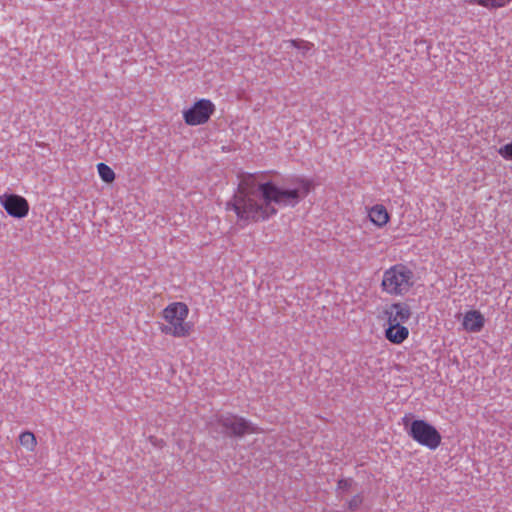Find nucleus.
<instances>
[{
  "label": "nucleus",
  "mask_w": 512,
  "mask_h": 512,
  "mask_svg": "<svg viewBox=\"0 0 512 512\" xmlns=\"http://www.w3.org/2000/svg\"><path fill=\"white\" fill-rule=\"evenodd\" d=\"M415 284L413 270L406 264L396 263L384 270L380 288L388 296L404 297L413 290Z\"/></svg>",
  "instance_id": "7ed1b4c3"
},
{
  "label": "nucleus",
  "mask_w": 512,
  "mask_h": 512,
  "mask_svg": "<svg viewBox=\"0 0 512 512\" xmlns=\"http://www.w3.org/2000/svg\"><path fill=\"white\" fill-rule=\"evenodd\" d=\"M97 171L101 180L105 183H112L115 180V172L113 169L105 163L97 164Z\"/></svg>",
  "instance_id": "4468645a"
},
{
  "label": "nucleus",
  "mask_w": 512,
  "mask_h": 512,
  "mask_svg": "<svg viewBox=\"0 0 512 512\" xmlns=\"http://www.w3.org/2000/svg\"><path fill=\"white\" fill-rule=\"evenodd\" d=\"M217 423L229 436L243 437L260 433L259 429L244 417L227 413L217 418Z\"/></svg>",
  "instance_id": "423d86ee"
},
{
  "label": "nucleus",
  "mask_w": 512,
  "mask_h": 512,
  "mask_svg": "<svg viewBox=\"0 0 512 512\" xmlns=\"http://www.w3.org/2000/svg\"><path fill=\"white\" fill-rule=\"evenodd\" d=\"M369 220L377 228L385 227L390 221V214L383 204H375L367 210Z\"/></svg>",
  "instance_id": "9b49d317"
},
{
  "label": "nucleus",
  "mask_w": 512,
  "mask_h": 512,
  "mask_svg": "<svg viewBox=\"0 0 512 512\" xmlns=\"http://www.w3.org/2000/svg\"><path fill=\"white\" fill-rule=\"evenodd\" d=\"M485 317L476 309L468 310L463 314L462 328L468 333H478L485 326Z\"/></svg>",
  "instance_id": "1a4fd4ad"
},
{
  "label": "nucleus",
  "mask_w": 512,
  "mask_h": 512,
  "mask_svg": "<svg viewBox=\"0 0 512 512\" xmlns=\"http://www.w3.org/2000/svg\"><path fill=\"white\" fill-rule=\"evenodd\" d=\"M19 443L28 452H34L37 447V438L31 431L21 432L19 435Z\"/></svg>",
  "instance_id": "f8f14e48"
},
{
  "label": "nucleus",
  "mask_w": 512,
  "mask_h": 512,
  "mask_svg": "<svg viewBox=\"0 0 512 512\" xmlns=\"http://www.w3.org/2000/svg\"><path fill=\"white\" fill-rule=\"evenodd\" d=\"M412 317V309L402 301L391 302L382 307L377 319L383 325L406 324Z\"/></svg>",
  "instance_id": "0eeeda50"
},
{
  "label": "nucleus",
  "mask_w": 512,
  "mask_h": 512,
  "mask_svg": "<svg viewBox=\"0 0 512 512\" xmlns=\"http://www.w3.org/2000/svg\"><path fill=\"white\" fill-rule=\"evenodd\" d=\"M287 43L291 47L299 50L303 56L307 55L314 48L312 42L303 39H291Z\"/></svg>",
  "instance_id": "2eb2a0df"
},
{
  "label": "nucleus",
  "mask_w": 512,
  "mask_h": 512,
  "mask_svg": "<svg viewBox=\"0 0 512 512\" xmlns=\"http://www.w3.org/2000/svg\"><path fill=\"white\" fill-rule=\"evenodd\" d=\"M353 484V480L351 478L340 479L337 483V488L342 491H348Z\"/></svg>",
  "instance_id": "a211bd4d"
},
{
  "label": "nucleus",
  "mask_w": 512,
  "mask_h": 512,
  "mask_svg": "<svg viewBox=\"0 0 512 512\" xmlns=\"http://www.w3.org/2000/svg\"><path fill=\"white\" fill-rule=\"evenodd\" d=\"M313 187V181L304 177L280 181L264 175H247L239 182L226 209L233 210L239 221H266L275 216L280 208L296 207Z\"/></svg>",
  "instance_id": "f257e3e1"
},
{
  "label": "nucleus",
  "mask_w": 512,
  "mask_h": 512,
  "mask_svg": "<svg viewBox=\"0 0 512 512\" xmlns=\"http://www.w3.org/2000/svg\"><path fill=\"white\" fill-rule=\"evenodd\" d=\"M385 339L394 345H401L410 335V331L405 324L383 325Z\"/></svg>",
  "instance_id": "9d476101"
},
{
  "label": "nucleus",
  "mask_w": 512,
  "mask_h": 512,
  "mask_svg": "<svg viewBox=\"0 0 512 512\" xmlns=\"http://www.w3.org/2000/svg\"><path fill=\"white\" fill-rule=\"evenodd\" d=\"M216 111L215 104L208 98L196 99L182 110V118L188 126L207 124Z\"/></svg>",
  "instance_id": "39448f33"
},
{
  "label": "nucleus",
  "mask_w": 512,
  "mask_h": 512,
  "mask_svg": "<svg viewBox=\"0 0 512 512\" xmlns=\"http://www.w3.org/2000/svg\"><path fill=\"white\" fill-rule=\"evenodd\" d=\"M363 501L364 496L361 493L356 494L347 501V507L350 511H356L362 506Z\"/></svg>",
  "instance_id": "dca6fc26"
},
{
  "label": "nucleus",
  "mask_w": 512,
  "mask_h": 512,
  "mask_svg": "<svg viewBox=\"0 0 512 512\" xmlns=\"http://www.w3.org/2000/svg\"><path fill=\"white\" fill-rule=\"evenodd\" d=\"M189 313L186 303L180 301L169 303L160 312L159 330L173 338L189 337L194 330L193 322L188 320Z\"/></svg>",
  "instance_id": "f03ea898"
},
{
  "label": "nucleus",
  "mask_w": 512,
  "mask_h": 512,
  "mask_svg": "<svg viewBox=\"0 0 512 512\" xmlns=\"http://www.w3.org/2000/svg\"><path fill=\"white\" fill-rule=\"evenodd\" d=\"M474 4L487 10H496L508 6L512 0H472Z\"/></svg>",
  "instance_id": "ddd939ff"
},
{
  "label": "nucleus",
  "mask_w": 512,
  "mask_h": 512,
  "mask_svg": "<svg viewBox=\"0 0 512 512\" xmlns=\"http://www.w3.org/2000/svg\"><path fill=\"white\" fill-rule=\"evenodd\" d=\"M0 205L10 217L16 219L27 217L30 210L28 200L15 193H4L0 195Z\"/></svg>",
  "instance_id": "6e6552de"
},
{
  "label": "nucleus",
  "mask_w": 512,
  "mask_h": 512,
  "mask_svg": "<svg viewBox=\"0 0 512 512\" xmlns=\"http://www.w3.org/2000/svg\"><path fill=\"white\" fill-rule=\"evenodd\" d=\"M402 424L409 437L419 445L432 451L441 445L442 436L440 432L426 420H412L411 414H406L402 418Z\"/></svg>",
  "instance_id": "20e7f679"
},
{
  "label": "nucleus",
  "mask_w": 512,
  "mask_h": 512,
  "mask_svg": "<svg viewBox=\"0 0 512 512\" xmlns=\"http://www.w3.org/2000/svg\"><path fill=\"white\" fill-rule=\"evenodd\" d=\"M497 152L502 159L512 161V141L500 146Z\"/></svg>",
  "instance_id": "f3484780"
}]
</instances>
